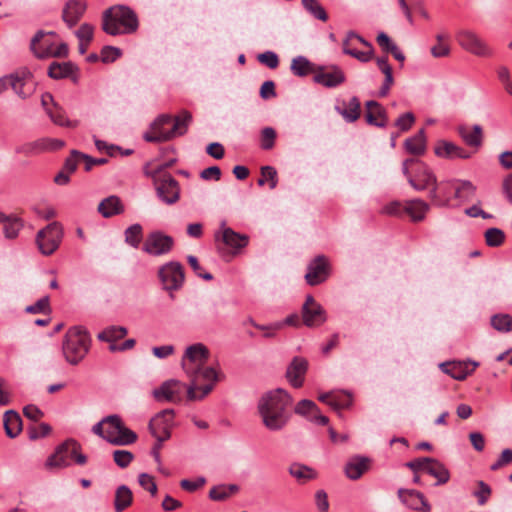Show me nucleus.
Listing matches in <instances>:
<instances>
[{"mask_svg":"<svg viewBox=\"0 0 512 512\" xmlns=\"http://www.w3.org/2000/svg\"><path fill=\"white\" fill-rule=\"evenodd\" d=\"M343 52L361 62H368L374 57V48L363 37L350 31L342 43Z\"/></svg>","mask_w":512,"mask_h":512,"instance_id":"obj_9","label":"nucleus"},{"mask_svg":"<svg viewBox=\"0 0 512 512\" xmlns=\"http://www.w3.org/2000/svg\"><path fill=\"white\" fill-rule=\"evenodd\" d=\"M406 150L413 155H423L426 151V137L425 132L421 129L415 136L406 139Z\"/></svg>","mask_w":512,"mask_h":512,"instance_id":"obj_36","label":"nucleus"},{"mask_svg":"<svg viewBox=\"0 0 512 512\" xmlns=\"http://www.w3.org/2000/svg\"><path fill=\"white\" fill-rule=\"evenodd\" d=\"M426 472L437 479L436 485L445 484L450 479L448 469L434 458H430L428 465H426Z\"/></svg>","mask_w":512,"mask_h":512,"instance_id":"obj_31","label":"nucleus"},{"mask_svg":"<svg viewBox=\"0 0 512 512\" xmlns=\"http://www.w3.org/2000/svg\"><path fill=\"white\" fill-rule=\"evenodd\" d=\"M173 245L174 240L171 236L160 231H154L147 235L143 250L150 255L160 256L169 253Z\"/></svg>","mask_w":512,"mask_h":512,"instance_id":"obj_13","label":"nucleus"},{"mask_svg":"<svg viewBox=\"0 0 512 512\" xmlns=\"http://www.w3.org/2000/svg\"><path fill=\"white\" fill-rule=\"evenodd\" d=\"M83 161L82 153L77 150H72L71 155L66 159L63 170L72 174L76 169L79 162Z\"/></svg>","mask_w":512,"mask_h":512,"instance_id":"obj_57","label":"nucleus"},{"mask_svg":"<svg viewBox=\"0 0 512 512\" xmlns=\"http://www.w3.org/2000/svg\"><path fill=\"white\" fill-rule=\"evenodd\" d=\"M291 70L294 75L302 77L309 73H313L315 75L316 69L308 59L303 56H298L292 60Z\"/></svg>","mask_w":512,"mask_h":512,"instance_id":"obj_42","label":"nucleus"},{"mask_svg":"<svg viewBox=\"0 0 512 512\" xmlns=\"http://www.w3.org/2000/svg\"><path fill=\"white\" fill-rule=\"evenodd\" d=\"M149 431L158 442H164L171 436L172 423L169 418H150Z\"/></svg>","mask_w":512,"mask_h":512,"instance_id":"obj_27","label":"nucleus"},{"mask_svg":"<svg viewBox=\"0 0 512 512\" xmlns=\"http://www.w3.org/2000/svg\"><path fill=\"white\" fill-rule=\"evenodd\" d=\"M24 227V222L21 218L9 215L3 223V233L6 239L12 240L18 237L20 230Z\"/></svg>","mask_w":512,"mask_h":512,"instance_id":"obj_41","label":"nucleus"},{"mask_svg":"<svg viewBox=\"0 0 512 512\" xmlns=\"http://www.w3.org/2000/svg\"><path fill=\"white\" fill-rule=\"evenodd\" d=\"M276 131L272 127H265L261 130L260 146L264 150H270L274 147Z\"/></svg>","mask_w":512,"mask_h":512,"instance_id":"obj_53","label":"nucleus"},{"mask_svg":"<svg viewBox=\"0 0 512 512\" xmlns=\"http://www.w3.org/2000/svg\"><path fill=\"white\" fill-rule=\"evenodd\" d=\"M504 239L505 235L503 231L498 228H489L485 232V240L488 246H500L504 242Z\"/></svg>","mask_w":512,"mask_h":512,"instance_id":"obj_54","label":"nucleus"},{"mask_svg":"<svg viewBox=\"0 0 512 512\" xmlns=\"http://www.w3.org/2000/svg\"><path fill=\"white\" fill-rule=\"evenodd\" d=\"M27 313H46L50 311L49 297L45 296L39 299L35 304L26 307Z\"/></svg>","mask_w":512,"mask_h":512,"instance_id":"obj_62","label":"nucleus"},{"mask_svg":"<svg viewBox=\"0 0 512 512\" xmlns=\"http://www.w3.org/2000/svg\"><path fill=\"white\" fill-rule=\"evenodd\" d=\"M128 334V330L123 326H109L98 334L101 341L115 344L116 341L123 339Z\"/></svg>","mask_w":512,"mask_h":512,"instance_id":"obj_40","label":"nucleus"},{"mask_svg":"<svg viewBox=\"0 0 512 512\" xmlns=\"http://www.w3.org/2000/svg\"><path fill=\"white\" fill-rule=\"evenodd\" d=\"M137 28V16L126 6L116 5L105 10L103 13L102 29L109 35L116 36L122 33H133Z\"/></svg>","mask_w":512,"mask_h":512,"instance_id":"obj_4","label":"nucleus"},{"mask_svg":"<svg viewBox=\"0 0 512 512\" xmlns=\"http://www.w3.org/2000/svg\"><path fill=\"white\" fill-rule=\"evenodd\" d=\"M289 473L293 476L299 483H306L312 479L317 477L316 471L306 465L300 463H293L289 468Z\"/></svg>","mask_w":512,"mask_h":512,"instance_id":"obj_35","label":"nucleus"},{"mask_svg":"<svg viewBox=\"0 0 512 512\" xmlns=\"http://www.w3.org/2000/svg\"><path fill=\"white\" fill-rule=\"evenodd\" d=\"M237 491L238 487L236 485H218L211 488L209 491V497L214 501H222Z\"/></svg>","mask_w":512,"mask_h":512,"instance_id":"obj_45","label":"nucleus"},{"mask_svg":"<svg viewBox=\"0 0 512 512\" xmlns=\"http://www.w3.org/2000/svg\"><path fill=\"white\" fill-rule=\"evenodd\" d=\"M478 490L473 492V495L477 498L479 505H484L488 501L492 494V490L488 484L480 480L477 482Z\"/></svg>","mask_w":512,"mask_h":512,"instance_id":"obj_55","label":"nucleus"},{"mask_svg":"<svg viewBox=\"0 0 512 512\" xmlns=\"http://www.w3.org/2000/svg\"><path fill=\"white\" fill-rule=\"evenodd\" d=\"M314 81L325 87H336L345 81V74L338 66L318 67Z\"/></svg>","mask_w":512,"mask_h":512,"instance_id":"obj_18","label":"nucleus"},{"mask_svg":"<svg viewBox=\"0 0 512 512\" xmlns=\"http://www.w3.org/2000/svg\"><path fill=\"white\" fill-rule=\"evenodd\" d=\"M478 365L477 362L473 361H453L442 364L441 367L445 373L449 374L454 379L464 380Z\"/></svg>","mask_w":512,"mask_h":512,"instance_id":"obj_25","label":"nucleus"},{"mask_svg":"<svg viewBox=\"0 0 512 512\" xmlns=\"http://www.w3.org/2000/svg\"><path fill=\"white\" fill-rule=\"evenodd\" d=\"M303 7L317 19L326 22L328 15L318 0H301Z\"/></svg>","mask_w":512,"mask_h":512,"instance_id":"obj_47","label":"nucleus"},{"mask_svg":"<svg viewBox=\"0 0 512 512\" xmlns=\"http://www.w3.org/2000/svg\"><path fill=\"white\" fill-rule=\"evenodd\" d=\"M453 144L454 143L446 140H440L436 143L434 152L438 157L451 159Z\"/></svg>","mask_w":512,"mask_h":512,"instance_id":"obj_56","label":"nucleus"},{"mask_svg":"<svg viewBox=\"0 0 512 512\" xmlns=\"http://www.w3.org/2000/svg\"><path fill=\"white\" fill-rule=\"evenodd\" d=\"M98 212L105 218L121 214L124 211L122 202L118 196L112 195L103 199L97 208Z\"/></svg>","mask_w":512,"mask_h":512,"instance_id":"obj_30","label":"nucleus"},{"mask_svg":"<svg viewBox=\"0 0 512 512\" xmlns=\"http://www.w3.org/2000/svg\"><path fill=\"white\" fill-rule=\"evenodd\" d=\"M133 458V454L127 450H116L113 453V459L115 463L121 468L129 466Z\"/></svg>","mask_w":512,"mask_h":512,"instance_id":"obj_59","label":"nucleus"},{"mask_svg":"<svg viewBox=\"0 0 512 512\" xmlns=\"http://www.w3.org/2000/svg\"><path fill=\"white\" fill-rule=\"evenodd\" d=\"M257 59L261 64L266 65L270 69H275L279 65V58L277 54L271 51L259 54Z\"/></svg>","mask_w":512,"mask_h":512,"instance_id":"obj_60","label":"nucleus"},{"mask_svg":"<svg viewBox=\"0 0 512 512\" xmlns=\"http://www.w3.org/2000/svg\"><path fill=\"white\" fill-rule=\"evenodd\" d=\"M158 276L163 288L169 292L180 289L185 279L183 266L176 261L161 266Z\"/></svg>","mask_w":512,"mask_h":512,"instance_id":"obj_12","label":"nucleus"},{"mask_svg":"<svg viewBox=\"0 0 512 512\" xmlns=\"http://www.w3.org/2000/svg\"><path fill=\"white\" fill-rule=\"evenodd\" d=\"M63 237V228L60 223L52 222L38 231L36 244L43 255H52L60 246Z\"/></svg>","mask_w":512,"mask_h":512,"instance_id":"obj_8","label":"nucleus"},{"mask_svg":"<svg viewBox=\"0 0 512 512\" xmlns=\"http://www.w3.org/2000/svg\"><path fill=\"white\" fill-rule=\"evenodd\" d=\"M377 43L378 45L387 53L392 54V56L399 61L400 63H403L405 61V55L400 51L398 46L391 41L389 36L385 33H380L377 36Z\"/></svg>","mask_w":512,"mask_h":512,"instance_id":"obj_39","label":"nucleus"},{"mask_svg":"<svg viewBox=\"0 0 512 512\" xmlns=\"http://www.w3.org/2000/svg\"><path fill=\"white\" fill-rule=\"evenodd\" d=\"M400 501L409 509L416 512H429L432 507L424 494L414 489L400 488L397 491Z\"/></svg>","mask_w":512,"mask_h":512,"instance_id":"obj_15","label":"nucleus"},{"mask_svg":"<svg viewBox=\"0 0 512 512\" xmlns=\"http://www.w3.org/2000/svg\"><path fill=\"white\" fill-rule=\"evenodd\" d=\"M292 404L291 395L282 388H276L260 396L257 409L260 416H284L292 411Z\"/></svg>","mask_w":512,"mask_h":512,"instance_id":"obj_6","label":"nucleus"},{"mask_svg":"<svg viewBox=\"0 0 512 512\" xmlns=\"http://www.w3.org/2000/svg\"><path fill=\"white\" fill-rule=\"evenodd\" d=\"M133 501V494L129 487L121 485L117 488L114 499V508L116 512H122L128 508Z\"/></svg>","mask_w":512,"mask_h":512,"instance_id":"obj_38","label":"nucleus"},{"mask_svg":"<svg viewBox=\"0 0 512 512\" xmlns=\"http://www.w3.org/2000/svg\"><path fill=\"white\" fill-rule=\"evenodd\" d=\"M29 74L23 76L13 75L11 88L22 99L28 98L34 92V88L28 83Z\"/></svg>","mask_w":512,"mask_h":512,"instance_id":"obj_37","label":"nucleus"},{"mask_svg":"<svg viewBox=\"0 0 512 512\" xmlns=\"http://www.w3.org/2000/svg\"><path fill=\"white\" fill-rule=\"evenodd\" d=\"M344 107L336 106V111L343 116L347 122H354L360 117V101L357 97H352Z\"/></svg>","mask_w":512,"mask_h":512,"instance_id":"obj_33","label":"nucleus"},{"mask_svg":"<svg viewBox=\"0 0 512 512\" xmlns=\"http://www.w3.org/2000/svg\"><path fill=\"white\" fill-rule=\"evenodd\" d=\"M458 134L466 145L473 149V153L479 150L483 143V130L480 125H462L458 128Z\"/></svg>","mask_w":512,"mask_h":512,"instance_id":"obj_26","label":"nucleus"},{"mask_svg":"<svg viewBox=\"0 0 512 512\" xmlns=\"http://www.w3.org/2000/svg\"><path fill=\"white\" fill-rule=\"evenodd\" d=\"M292 410L296 414L301 415V416H304L307 414H310L312 416H322L318 410L317 405L313 401L307 400V399H304V400H301L300 402H298L294 408L292 407Z\"/></svg>","mask_w":512,"mask_h":512,"instance_id":"obj_49","label":"nucleus"},{"mask_svg":"<svg viewBox=\"0 0 512 512\" xmlns=\"http://www.w3.org/2000/svg\"><path fill=\"white\" fill-rule=\"evenodd\" d=\"M456 40L462 49L475 56L490 57L492 55V50L487 43L473 30H458Z\"/></svg>","mask_w":512,"mask_h":512,"instance_id":"obj_10","label":"nucleus"},{"mask_svg":"<svg viewBox=\"0 0 512 512\" xmlns=\"http://www.w3.org/2000/svg\"><path fill=\"white\" fill-rule=\"evenodd\" d=\"M106 429L104 439L114 445H129L136 441L137 435L127 428L121 418H104Z\"/></svg>","mask_w":512,"mask_h":512,"instance_id":"obj_11","label":"nucleus"},{"mask_svg":"<svg viewBox=\"0 0 512 512\" xmlns=\"http://www.w3.org/2000/svg\"><path fill=\"white\" fill-rule=\"evenodd\" d=\"M302 319L307 327H318L327 319L324 308L311 295L302 306Z\"/></svg>","mask_w":512,"mask_h":512,"instance_id":"obj_14","label":"nucleus"},{"mask_svg":"<svg viewBox=\"0 0 512 512\" xmlns=\"http://www.w3.org/2000/svg\"><path fill=\"white\" fill-rule=\"evenodd\" d=\"M75 34L79 41L84 40L91 42L93 40L94 27L91 24L84 23L79 27Z\"/></svg>","mask_w":512,"mask_h":512,"instance_id":"obj_64","label":"nucleus"},{"mask_svg":"<svg viewBox=\"0 0 512 512\" xmlns=\"http://www.w3.org/2000/svg\"><path fill=\"white\" fill-rule=\"evenodd\" d=\"M73 72L71 63L53 62L48 69V75L53 79H60L69 76Z\"/></svg>","mask_w":512,"mask_h":512,"instance_id":"obj_46","label":"nucleus"},{"mask_svg":"<svg viewBox=\"0 0 512 512\" xmlns=\"http://www.w3.org/2000/svg\"><path fill=\"white\" fill-rule=\"evenodd\" d=\"M459 185L455 188V198H463L474 194L475 187L469 181H458Z\"/></svg>","mask_w":512,"mask_h":512,"instance_id":"obj_63","label":"nucleus"},{"mask_svg":"<svg viewBox=\"0 0 512 512\" xmlns=\"http://www.w3.org/2000/svg\"><path fill=\"white\" fill-rule=\"evenodd\" d=\"M405 202L392 201L382 208V213L390 216L400 217L405 214Z\"/></svg>","mask_w":512,"mask_h":512,"instance_id":"obj_58","label":"nucleus"},{"mask_svg":"<svg viewBox=\"0 0 512 512\" xmlns=\"http://www.w3.org/2000/svg\"><path fill=\"white\" fill-rule=\"evenodd\" d=\"M86 8L85 0H68L62 10V20L69 28H72L80 21Z\"/></svg>","mask_w":512,"mask_h":512,"instance_id":"obj_20","label":"nucleus"},{"mask_svg":"<svg viewBox=\"0 0 512 512\" xmlns=\"http://www.w3.org/2000/svg\"><path fill=\"white\" fill-rule=\"evenodd\" d=\"M370 468V459L354 456L345 465V474L351 480L359 479Z\"/></svg>","mask_w":512,"mask_h":512,"instance_id":"obj_28","label":"nucleus"},{"mask_svg":"<svg viewBox=\"0 0 512 512\" xmlns=\"http://www.w3.org/2000/svg\"><path fill=\"white\" fill-rule=\"evenodd\" d=\"M491 325L499 332L512 331V316L509 314H496L491 318Z\"/></svg>","mask_w":512,"mask_h":512,"instance_id":"obj_48","label":"nucleus"},{"mask_svg":"<svg viewBox=\"0 0 512 512\" xmlns=\"http://www.w3.org/2000/svg\"><path fill=\"white\" fill-rule=\"evenodd\" d=\"M192 121V114L183 110L175 117L169 114H162L150 125L149 130L144 134L148 142H166L178 136L184 135Z\"/></svg>","mask_w":512,"mask_h":512,"instance_id":"obj_2","label":"nucleus"},{"mask_svg":"<svg viewBox=\"0 0 512 512\" xmlns=\"http://www.w3.org/2000/svg\"><path fill=\"white\" fill-rule=\"evenodd\" d=\"M142 239V227L139 224H134L128 227L125 231V241L133 246L138 247Z\"/></svg>","mask_w":512,"mask_h":512,"instance_id":"obj_52","label":"nucleus"},{"mask_svg":"<svg viewBox=\"0 0 512 512\" xmlns=\"http://www.w3.org/2000/svg\"><path fill=\"white\" fill-rule=\"evenodd\" d=\"M139 484L142 488L147 490L152 496H155L157 493V485L155 483L154 478L147 474V473H141L139 475Z\"/></svg>","mask_w":512,"mask_h":512,"instance_id":"obj_61","label":"nucleus"},{"mask_svg":"<svg viewBox=\"0 0 512 512\" xmlns=\"http://www.w3.org/2000/svg\"><path fill=\"white\" fill-rule=\"evenodd\" d=\"M215 238L216 240L221 239L226 246L234 249L235 252L246 247L249 242L247 235L237 233L230 227H226L224 222L221 223L220 230L216 232Z\"/></svg>","mask_w":512,"mask_h":512,"instance_id":"obj_19","label":"nucleus"},{"mask_svg":"<svg viewBox=\"0 0 512 512\" xmlns=\"http://www.w3.org/2000/svg\"><path fill=\"white\" fill-rule=\"evenodd\" d=\"M64 444H67V452H70V457L74 458L77 464L84 465L87 462V457L81 453V445L76 440L68 439Z\"/></svg>","mask_w":512,"mask_h":512,"instance_id":"obj_51","label":"nucleus"},{"mask_svg":"<svg viewBox=\"0 0 512 512\" xmlns=\"http://www.w3.org/2000/svg\"><path fill=\"white\" fill-rule=\"evenodd\" d=\"M318 399L331 406L335 412L347 410L352 405V395L346 391L323 393Z\"/></svg>","mask_w":512,"mask_h":512,"instance_id":"obj_22","label":"nucleus"},{"mask_svg":"<svg viewBox=\"0 0 512 512\" xmlns=\"http://www.w3.org/2000/svg\"><path fill=\"white\" fill-rule=\"evenodd\" d=\"M409 184L418 191L429 189L431 201L438 206H447L448 198H442L438 193V182L435 174L426 164H420L416 171L407 177Z\"/></svg>","mask_w":512,"mask_h":512,"instance_id":"obj_7","label":"nucleus"},{"mask_svg":"<svg viewBox=\"0 0 512 512\" xmlns=\"http://www.w3.org/2000/svg\"><path fill=\"white\" fill-rule=\"evenodd\" d=\"M67 453V444H64L63 442L56 448L55 452L51 454L46 460V468L53 469L67 467L69 465L67 461Z\"/></svg>","mask_w":512,"mask_h":512,"instance_id":"obj_34","label":"nucleus"},{"mask_svg":"<svg viewBox=\"0 0 512 512\" xmlns=\"http://www.w3.org/2000/svg\"><path fill=\"white\" fill-rule=\"evenodd\" d=\"M157 195L168 205L174 204L179 200V184L169 174H164L160 180L155 183Z\"/></svg>","mask_w":512,"mask_h":512,"instance_id":"obj_16","label":"nucleus"},{"mask_svg":"<svg viewBox=\"0 0 512 512\" xmlns=\"http://www.w3.org/2000/svg\"><path fill=\"white\" fill-rule=\"evenodd\" d=\"M47 114L57 125L66 127H76L78 125L77 121H70L65 117L64 110L59 105H54L53 109H48Z\"/></svg>","mask_w":512,"mask_h":512,"instance_id":"obj_44","label":"nucleus"},{"mask_svg":"<svg viewBox=\"0 0 512 512\" xmlns=\"http://www.w3.org/2000/svg\"><path fill=\"white\" fill-rule=\"evenodd\" d=\"M329 276V264L327 258L319 255L308 265V272L305 275L307 283L311 286L324 282Z\"/></svg>","mask_w":512,"mask_h":512,"instance_id":"obj_17","label":"nucleus"},{"mask_svg":"<svg viewBox=\"0 0 512 512\" xmlns=\"http://www.w3.org/2000/svg\"><path fill=\"white\" fill-rule=\"evenodd\" d=\"M65 142L60 139L42 138L23 145L18 151L26 155L40 153L43 151H56L63 148Z\"/></svg>","mask_w":512,"mask_h":512,"instance_id":"obj_23","label":"nucleus"},{"mask_svg":"<svg viewBox=\"0 0 512 512\" xmlns=\"http://www.w3.org/2000/svg\"><path fill=\"white\" fill-rule=\"evenodd\" d=\"M53 33L38 31L31 40V50L39 58L51 57L54 51V44L50 40Z\"/></svg>","mask_w":512,"mask_h":512,"instance_id":"obj_24","label":"nucleus"},{"mask_svg":"<svg viewBox=\"0 0 512 512\" xmlns=\"http://www.w3.org/2000/svg\"><path fill=\"white\" fill-rule=\"evenodd\" d=\"M90 343V336L84 328L80 326L69 328L62 343L64 358L71 365H77L87 355Z\"/></svg>","mask_w":512,"mask_h":512,"instance_id":"obj_5","label":"nucleus"},{"mask_svg":"<svg viewBox=\"0 0 512 512\" xmlns=\"http://www.w3.org/2000/svg\"><path fill=\"white\" fill-rule=\"evenodd\" d=\"M210 356L209 349L202 343H195L188 346L181 359V367L190 382L192 388L189 391L193 397L195 387L211 385V391L215 384L222 379V375L213 367L208 366Z\"/></svg>","mask_w":512,"mask_h":512,"instance_id":"obj_1","label":"nucleus"},{"mask_svg":"<svg viewBox=\"0 0 512 512\" xmlns=\"http://www.w3.org/2000/svg\"><path fill=\"white\" fill-rule=\"evenodd\" d=\"M405 214L409 215L413 221H421L429 210V205L420 200H409L405 202Z\"/></svg>","mask_w":512,"mask_h":512,"instance_id":"obj_32","label":"nucleus"},{"mask_svg":"<svg viewBox=\"0 0 512 512\" xmlns=\"http://www.w3.org/2000/svg\"><path fill=\"white\" fill-rule=\"evenodd\" d=\"M33 421L27 427V433L31 440H36L47 436L51 432V426L47 423L38 422L37 418H31Z\"/></svg>","mask_w":512,"mask_h":512,"instance_id":"obj_43","label":"nucleus"},{"mask_svg":"<svg viewBox=\"0 0 512 512\" xmlns=\"http://www.w3.org/2000/svg\"><path fill=\"white\" fill-rule=\"evenodd\" d=\"M3 426L7 436L15 438L23 429L22 418H3Z\"/></svg>","mask_w":512,"mask_h":512,"instance_id":"obj_50","label":"nucleus"},{"mask_svg":"<svg viewBox=\"0 0 512 512\" xmlns=\"http://www.w3.org/2000/svg\"><path fill=\"white\" fill-rule=\"evenodd\" d=\"M191 388L192 382L190 381L189 385H187L179 380L170 379L155 388L152 394L159 402L187 403L202 400L211 393V385L195 387L192 397L189 394Z\"/></svg>","mask_w":512,"mask_h":512,"instance_id":"obj_3","label":"nucleus"},{"mask_svg":"<svg viewBox=\"0 0 512 512\" xmlns=\"http://www.w3.org/2000/svg\"><path fill=\"white\" fill-rule=\"evenodd\" d=\"M366 120L369 124L384 127L387 123V116L384 108L376 101L366 103Z\"/></svg>","mask_w":512,"mask_h":512,"instance_id":"obj_29","label":"nucleus"},{"mask_svg":"<svg viewBox=\"0 0 512 512\" xmlns=\"http://www.w3.org/2000/svg\"><path fill=\"white\" fill-rule=\"evenodd\" d=\"M308 369V361L296 356L292 359L286 370V378L295 388H300L304 383V377Z\"/></svg>","mask_w":512,"mask_h":512,"instance_id":"obj_21","label":"nucleus"}]
</instances>
